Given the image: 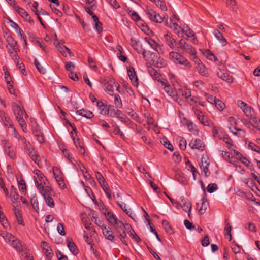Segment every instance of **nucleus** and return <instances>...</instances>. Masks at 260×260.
<instances>
[{
	"label": "nucleus",
	"instance_id": "obj_56",
	"mask_svg": "<svg viewBox=\"0 0 260 260\" xmlns=\"http://www.w3.org/2000/svg\"><path fill=\"white\" fill-rule=\"evenodd\" d=\"M0 222L2 223L4 228L7 229L9 226L7 219L4 216L3 213L0 211Z\"/></svg>",
	"mask_w": 260,
	"mask_h": 260
},
{
	"label": "nucleus",
	"instance_id": "obj_54",
	"mask_svg": "<svg viewBox=\"0 0 260 260\" xmlns=\"http://www.w3.org/2000/svg\"><path fill=\"white\" fill-rule=\"evenodd\" d=\"M184 120L185 122L188 130L190 132H193L196 129H194V125L193 122L190 120L187 119L186 118H184Z\"/></svg>",
	"mask_w": 260,
	"mask_h": 260
},
{
	"label": "nucleus",
	"instance_id": "obj_27",
	"mask_svg": "<svg viewBox=\"0 0 260 260\" xmlns=\"http://www.w3.org/2000/svg\"><path fill=\"white\" fill-rule=\"evenodd\" d=\"M33 134L34 136L36 137V139L37 141L40 143H43L44 142V137L40 131L39 128L38 127V126H36V127L33 130Z\"/></svg>",
	"mask_w": 260,
	"mask_h": 260
},
{
	"label": "nucleus",
	"instance_id": "obj_62",
	"mask_svg": "<svg viewBox=\"0 0 260 260\" xmlns=\"http://www.w3.org/2000/svg\"><path fill=\"white\" fill-rule=\"evenodd\" d=\"M35 174L37 176L38 179L41 183H44V185H46V183L45 182L44 178L45 176L39 170H36Z\"/></svg>",
	"mask_w": 260,
	"mask_h": 260
},
{
	"label": "nucleus",
	"instance_id": "obj_9",
	"mask_svg": "<svg viewBox=\"0 0 260 260\" xmlns=\"http://www.w3.org/2000/svg\"><path fill=\"white\" fill-rule=\"evenodd\" d=\"M180 47L190 54L193 55L195 54V50L193 49L192 46L186 43L183 39H181L179 41Z\"/></svg>",
	"mask_w": 260,
	"mask_h": 260
},
{
	"label": "nucleus",
	"instance_id": "obj_31",
	"mask_svg": "<svg viewBox=\"0 0 260 260\" xmlns=\"http://www.w3.org/2000/svg\"><path fill=\"white\" fill-rule=\"evenodd\" d=\"M228 122L229 124V128L230 129L233 128L234 130H237L240 132H242L244 133V132L241 129H238L236 127V125H237V121L236 119L233 117H230L228 118Z\"/></svg>",
	"mask_w": 260,
	"mask_h": 260
},
{
	"label": "nucleus",
	"instance_id": "obj_45",
	"mask_svg": "<svg viewBox=\"0 0 260 260\" xmlns=\"http://www.w3.org/2000/svg\"><path fill=\"white\" fill-rule=\"evenodd\" d=\"M18 121L20 126L21 127V129L23 132H26L27 129V124L23 118V117H20V118H16Z\"/></svg>",
	"mask_w": 260,
	"mask_h": 260
},
{
	"label": "nucleus",
	"instance_id": "obj_25",
	"mask_svg": "<svg viewBox=\"0 0 260 260\" xmlns=\"http://www.w3.org/2000/svg\"><path fill=\"white\" fill-rule=\"evenodd\" d=\"M5 151L6 153L11 159L16 158L15 149L9 144H6L5 147Z\"/></svg>",
	"mask_w": 260,
	"mask_h": 260
},
{
	"label": "nucleus",
	"instance_id": "obj_53",
	"mask_svg": "<svg viewBox=\"0 0 260 260\" xmlns=\"http://www.w3.org/2000/svg\"><path fill=\"white\" fill-rule=\"evenodd\" d=\"M183 31L188 37L192 38L193 39H194L196 38L195 35L193 31L188 27L184 28L183 29Z\"/></svg>",
	"mask_w": 260,
	"mask_h": 260
},
{
	"label": "nucleus",
	"instance_id": "obj_60",
	"mask_svg": "<svg viewBox=\"0 0 260 260\" xmlns=\"http://www.w3.org/2000/svg\"><path fill=\"white\" fill-rule=\"evenodd\" d=\"M55 180L58 183V185L61 189H63L66 188L67 186L64 182L63 176L57 178L55 179Z\"/></svg>",
	"mask_w": 260,
	"mask_h": 260
},
{
	"label": "nucleus",
	"instance_id": "obj_37",
	"mask_svg": "<svg viewBox=\"0 0 260 260\" xmlns=\"http://www.w3.org/2000/svg\"><path fill=\"white\" fill-rule=\"evenodd\" d=\"M116 49L118 51V52L117 53V56L118 58L122 61L125 62L127 60V58L125 56L122 55V47L120 45H118L116 47Z\"/></svg>",
	"mask_w": 260,
	"mask_h": 260
},
{
	"label": "nucleus",
	"instance_id": "obj_44",
	"mask_svg": "<svg viewBox=\"0 0 260 260\" xmlns=\"http://www.w3.org/2000/svg\"><path fill=\"white\" fill-rule=\"evenodd\" d=\"M226 3L228 6L232 10L235 11L237 9V2L235 0H226Z\"/></svg>",
	"mask_w": 260,
	"mask_h": 260
},
{
	"label": "nucleus",
	"instance_id": "obj_3",
	"mask_svg": "<svg viewBox=\"0 0 260 260\" xmlns=\"http://www.w3.org/2000/svg\"><path fill=\"white\" fill-rule=\"evenodd\" d=\"M193 60L195 64L197 65L196 68L199 74L202 76L207 77L209 76V73L205 65L196 56L193 57Z\"/></svg>",
	"mask_w": 260,
	"mask_h": 260
},
{
	"label": "nucleus",
	"instance_id": "obj_48",
	"mask_svg": "<svg viewBox=\"0 0 260 260\" xmlns=\"http://www.w3.org/2000/svg\"><path fill=\"white\" fill-rule=\"evenodd\" d=\"M181 95L184 96L186 99H188L191 96V91L189 89L186 88H182L179 89Z\"/></svg>",
	"mask_w": 260,
	"mask_h": 260
},
{
	"label": "nucleus",
	"instance_id": "obj_55",
	"mask_svg": "<svg viewBox=\"0 0 260 260\" xmlns=\"http://www.w3.org/2000/svg\"><path fill=\"white\" fill-rule=\"evenodd\" d=\"M20 50H15V51H8L11 58L14 61H16L18 59H19V57L17 54V52Z\"/></svg>",
	"mask_w": 260,
	"mask_h": 260
},
{
	"label": "nucleus",
	"instance_id": "obj_51",
	"mask_svg": "<svg viewBox=\"0 0 260 260\" xmlns=\"http://www.w3.org/2000/svg\"><path fill=\"white\" fill-rule=\"evenodd\" d=\"M148 71L150 75L155 79L158 80L160 75L158 73L157 71L152 67L148 68Z\"/></svg>",
	"mask_w": 260,
	"mask_h": 260
},
{
	"label": "nucleus",
	"instance_id": "obj_47",
	"mask_svg": "<svg viewBox=\"0 0 260 260\" xmlns=\"http://www.w3.org/2000/svg\"><path fill=\"white\" fill-rule=\"evenodd\" d=\"M131 45L133 47V48L136 50L138 53H140V52L138 50V46L140 45V42L138 40H137L134 38H132L131 39Z\"/></svg>",
	"mask_w": 260,
	"mask_h": 260
},
{
	"label": "nucleus",
	"instance_id": "obj_20",
	"mask_svg": "<svg viewBox=\"0 0 260 260\" xmlns=\"http://www.w3.org/2000/svg\"><path fill=\"white\" fill-rule=\"evenodd\" d=\"M52 191L46 192L42 196L44 197L46 204L50 208H53L55 206V203L53 198L51 197Z\"/></svg>",
	"mask_w": 260,
	"mask_h": 260
},
{
	"label": "nucleus",
	"instance_id": "obj_16",
	"mask_svg": "<svg viewBox=\"0 0 260 260\" xmlns=\"http://www.w3.org/2000/svg\"><path fill=\"white\" fill-rule=\"evenodd\" d=\"M127 74L133 85L138 86V79L134 68H129L127 70Z\"/></svg>",
	"mask_w": 260,
	"mask_h": 260
},
{
	"label": "nucleus",
	"instance_id": "obj_34",
	"mask_svg": "<svg viewBox=\"0 0 260 260\" xmlns=\"http://www.w3.org/2000/svg\"><path fill=\"white\" fill-rule=\"evenodd\" d=\"M207 200L205 197L202 198V203L201 208L199 209L200 214H203L206 211L208 207Z\"/></svg>",
	"mask_w": 260,
	"mask_h": 260
},
{
	"label": "nucleus",
	"instance_id": "obj_61",
	"mask_svg": "<svg viewBox=\"0 0 260 260\" xmlns=\"http://www.w3.org/2000/svg\"><path fill=\"white\" fill-rule=\"evenodd\" d=\"M90 7L89 6H86L84 7V9L85 11L89 14L90 16H91L92 19L93 20H98V16L95 15L93 12L91 10Z\"/></svg>",
	"mask_w": 260,
	"mask_h": 260
},
{
	"label": "nucleus",
	"instance_id": "obj_12",
	"mask_svg": "<svg viewBox=\"0 0 260 260\" xmlns=\"http://www.w3.org/2000/svg\"><path fill=\"white\" fill-rule=\"evenodd\" d=\"M212 33L215 38L219 41L222 47H224L227 45V40L224 38L223 34L219 31L218 29H214Z\"/></svg>",
	"mask_w": 260,
	"mask_h": 260
},
{
	"label": "nucleus",
	"instance_id": "obj_46",
	"mask_svg": "<svg viewBox=\"0 0 260 260\" xmlns=\"http://www.w3.org/2000/svg\"><path fill=\"white\" fill-rule=\"evenodd\" d=\"M118 205L121 208V209L128 216H131V215L133 214V212L130 210V209H128L126 207V205L124 203H120L117 202Z\"/></svg>",
	"mask_w": 260,
	"mask_h": 260
},
{
	"label": "nucleus",
	"instance_id": "obj_24",
	"mask_svg": "<svg viewBox=\"0 0 260 260\" xmlns=\"http://www.w3.org/2000/svg\"><path fill=\"white\" fill-rule=\"evenodd\" d=\"M102 232L105 238L110 241H114L115 236L113 234V232L110 229H107L104 227L102 230Z\"/></svg>",
	"mask_w": 260,
	"mask_h": 260
},
{
	"label": "nucleus",
	"instance_id": "obj_14",
	"mask_svg": "<svg viewBox=\"0 0 260 260\" xmlns=\"http://www.w3.org/2000/svg\"><path fill=\"white\" fill-rule=\"evenodd\" d=\"M144 40L154 50L157 52H159L161 50L160 46L153 39L150 37H145Z\"/></svg>",
	"mask_w": 260,
	"mask_h": 260
},
{
	"label": "nucleus",
	"instance_id": "obj_19",
	"mask_svg": "<svg viewBox=\"0 0 260 260\" xmlns=\"http://www.w3.org/2000/svg\"><path fill=\"white\" fill-rule=\"evenodd\" d=\"M217 75L219 78L228 83H231L233 81L232 77L230 76L228 72L224 71L219 69V71L217 72Z\"/></svg>",
	"mask_w": 260,
	"mask_h": 260
},
{
	"label": "nucleus",
	"instance_id": "obj_11",
	"mask_svg": "<svg viewBox=\"0 0 260 260\" xmlns=\"http://www.w3.org/2000/svg\"><path fill=\"white\" fill-rule=\"evenodd\" d=\"M189 146L191 149H196L201 151L204 150L205 145L204 143L199 139L192 140L189 144Z\"/></svg>",
	"mask_w": 260,
	"mask_h": 260
},
{
	"label": "nucleus",
	"instance_id": "obj_1",
	"mask_svg": "<svg viewBox=\"0 0 260 260\" xmlns=\"http://www.w3.org/2000/svg\"><path fill=\"white\" fill-rule=\"evenodd\" d=\"M146 13L148 17L151 21L157 23H161L165 19H166L165 23L168 25V17L167 16H166L164 15V17H162L159 14L157 13L151 9H147Z\"/></svg>",
	"mask_w": 260,
	"mask_h": 260
},
{
	"label": "nucleus",
	"instance_id": "obj_63",
	"mask_svg": "<svg viewBox=\"0 0 260 260\" xmlns=\"http://www.w3.org/2000/svg\"><path fill=\"white\" fill-rule=\"evenodd\" d=\"M75 66L74 64L71 61L66 62L65 63V69L66 70L72 72L74 70Z\"/></svg>",
	"mask_w": 260,
	"mask_h": 260
},
{
	"label": "nucleus",
	"instance_id": "obj_2",
	"mask_svg": "<svg viewBox=\"0 0 260 260\" xmlns=\"http://www.w3.org/2000/svg\"><path fill=\"white\" fill-rule=\"evenodd\" d=\"M109 113L106 116L119 118L122 122H125L126 117L119 109H115L113 105H109Z\"/></svg>",
	"mask_w": 260,
	"mask_h": 260
},
{
	"label": "nucleus",
	"instance_id": "obj_59",
	"mask_svg": "<svg viewBox=\"0 0 260 260\" xmlns=\"http://www.w3.org/2000/svg\"><path fill=\"white\" fill-rule=\"evenodd\" d=\"M95 23L94 28L96 30L97 32L99 34L102 31V24L99 21V18H98L97 20H93Z\"/></svg>",
	"mask_w": 260,
	"mask_h": 260
},
{
	"label": "nucleus",
	"instance_id": "obj_52",
	"mask_svg": "<svg viewBox=\"0 0 260 260\" xmlns=\"http://www.w3.org/2000/svg\"><path fill=\"white\" fill-rule=\"evenodd\" d=\"M35 65L38 71L43 74L46 73V70L43 68L37 59L34 60Z\"/></svg>",
	"mask_w": 260,
	"mask_h": 260
},
{
	"label": "nucleus",
	"instance_id": "obj_10",
	"mask_svg": "<svg viewBox=\"0 0 260 260\" xmlns=\"http://www.w3.org/2000/svg\"><path fill=\"white\" fill-rule=\"evenodd\" d=\"M103 214L110 224L113 225L118 223V218L112 212H109L107 209H105V212H103Z\"/></svg>",
	"mask_w": 260,
	"mask_h": 260
},
{
	"label": "nucleus",
	"instance_id": "obj_64",
	"mask_svg": "<svg viewBox=\"0 0 260 260\" xmlns=\"http://www.w3.org/2000/svg\"><path fill=\"white\" fill-rule=\"evenodd\" d=\"M218 189V186L216 184L211 183L207 186V190L210 193H212Z\"/></svg>",
	"mask_w": 260,
	"mask_h": 260
},
{
	"label": "nucleus",
	"instance_id": "obj_13",
	"mask_svg": "<svg viewBox=\"0 0 260 260\" xmlns=\"http://www.w3.org/2000/svg\"><path fill=\"white\" fill-rule=\"evenodd\" d=\"M34 179L36 186L42 195L44 194L46 192H51L52 191V188L50 186H46L45 187H44L42 185V183L41 182L40 183H39L36 177L34 176Z\"/></svg>",
	"mask_w": 260,
	"mask_h": 260
},
{
	"label": "nucleus",
	"instance_id": "obj_15",
	"mask_svg": "<svg viewBox=\"0 0 260 260\" xmlns=\"http://www.w3.org/2000/svg\"><path fill=\"white\" fill-rule=\"evenodd\" d=\"M41 247L43 249L47 258L50 259L53 255V253L51 249H50L48 244L45 241H42L41 242Z\"/></svg>",
	"mask_w": 260,
	"mask_h": 260
},
{
	"label": "nucleus",
	"instance_id": "obj_22",
	"mask_svg": "<svg viewBox=\"0 0 260 260\" xmlns=\"http://www.w3.org/2000/svg\"><path fill=\"white\" fill-rule=\"evenodd\" d=\"M67 246L70 251L74 254L77 255L78 250L76 244L73 241L72 239L68 237L67 239Z\"/></svg>",
	"mask_w": 260,
	"mask_h": 260
},
{
	"label": "nucleus",
	"instance_id": "obj_38",
	"mask_svg": "<svg viewBox=\"0 0 260 260\" xmlns=\"http://www.w3.org/2000/svg\"><path fill=\"white\" fill-rule=\"evenodd\" d=\"M231 230H232V227L231 225L229 223L226 222V221H225V226L224 230V236L225 237L229 236V240L231 241L232 239V235H231Z\"/></svg>",
	"mask_w": 260,
	"mask_h": 260
},
{
	"label": "nucleus",
	"instance_id": "obj_35",
	"mask_svg": "<svg viewBox=\"0 0 260 260\" xmlns=\"http://www.w3.org/2000/svg\"><path fill=\"white\" fill-rule=\"evenodd\" d=\"M13 211L14 212L16 217L17 218L18 223L19 224L24 225V223L19 210L17 209L16 207H13Z\"/></svg>",
	"mask_w": 260,
	"mask_h": 260
},
{
	"label": "nucleus",
	"instance_id": "obj_29",
	"mask_svg": "<svg viewBox=\"0 0 260 260\" xmlns=\"http://www.w3.org/2000/svg\"><path fill=\"white\" fill-rule=\"evenodd\" d=\"M76 113L79 115H81L88 119H90L94 116V114L91 111L89 110H85L84 109L78 110L76 112Z\"/></svg>",
	"mask_w": 260,
	"mask_h": 260
},
{
	"label": "nucleus",
	"instance_id": "obj_58",
	"mask_svg": "<svg viewBox=\"0 0 260 260\" xmlns=\"http://www.w3.org/2000/svg\"><path fill=\"white\" fill-rule=\"evenodd\" d=\"M156 6L159 7L161 10L166 11L167 10V6L165 2L161 0H157L155 2Z\"/></svg>",
	"mask_w": 260,
	"mask_h": 260
},
{
	"label": "nucleus",
	"instance_id": "obj_41",
	"mask_svg": "<svg viewBox=\"0 0 260 260\" xmlns=\"http://www.w3.org/2000/svg\"><path fill=\"white\" fill-rule=\"evenodd\" d=\"M203 54L209 60H214V61L217 60V57H215L213 53L208 49L205 50L203 52Z\"/></svg>",
	"mask_w": 260,
	"mask_h": 260
},
{
	"label": "nucleus",
	"instance_id": "obj_23",
	"mask_svg": "<svg viewBox=\"0 0 260 260\" xmlns=\"http://www.w3.org/2000/svg\"><path fill=\"white\" fill-rule=\"evenodd\" d=\"M164 39L166 44L172 49L175 48L176 42L175 40L172 37L170 34H166L164 35Z\"/></svg>",
	"mask_w": 260,
	"mask_h": 260
},
{
	"label": "nucleus",
	"instance_id": "obj_40",
	"mask_svg": "<svg viewBox=\"0 0 260 260\" xmlns=\"http://www.w3.org/2000/svg\"><path fill=\"white\" fill-rule=\"evenodd\" d=\"M165 91L166 93L170 96L174 101H178V94L177 93L173 91L172 88L170 86L167 89H165Z\"/></svg>",
	"mask_w": 260,
	"mask_h": 260
},
{
	"label": "nucleus",
	"instance_id": "obj_21",
	"mask_svg": "<svg viewBox=\"0 0 260 260\" xmlns=\"http://www.w3.org/2000/svg\"><path fill=\"white\" fill-rule=\"evenodd\" d=\"M113 226L115 227L117 231L120 233V232L125 231V229L128 230L131 228V226L127 223H124L118 220V223L114 224Z\"/></svg>",
	"mask_w": 260,
	"mask_h": 260
},
{
	"label": "nucleus",
	"instance_id": "obj_57",
	"mask_svg": "<svg viewBox=\"0 0 260 260\" xmlns=\"http://www.w3.org/2000/svg\"><path fill=\"white\" fill-rule=\"evenodd\" d=\"M53 173L55 179L63 176L61 170L57 167H53Z\"/></svg>",
	"mask_w": 260,
	"mask_h": 260
},
{
	"label": "nucleus",
	"instance_id": "obj_36",
	"mask_svg": "<svg viewBox=\"0 0 260 260\" xmlns=\"http://www.w3.org/2000/svg\"><path fill=\"white\" fill-rule=\"evenodd\" d=\"M244 113L245 115L249 118V119H251L253 117L255 116V112L253 108L249 106L247 109L244 110Z\"/></svg>",
	"mask_w": 260,
	"mask_h": 260
},
{
	"label": "nucleus",
	"instance_id": "obj_30",
	"mask_svg": "<svg viewBox=\"0 0 260 260\" xmlns=\"http://www.w3.org/2000/svg\"><path fill=\"white\" fill-rule=\"evenodd\" d=\"M176 63L185 66L188 69H190L192 67L191 63L188 61V60L181 55L180 57H179L177 60Z\"/></svg>",
	"mask_w": 260,
	"mask_h": 260
},
{
	"label": "nucleus",
	"instance_id": "obj_43",
	"mask_svg": "<svg viewBox=\"0 0 260 260\" xmlns=\"http://www.w3.org/2000/svg\"><path fill=\"white\" fill-rule=\"evenodd\" d=\"M22 143L26 151L32 150V146L30 144V142L28 141L25 138H23L22 140Z\"/></svg>",
	"mask_w": 260,
	"mask_h": 260
},
{
	"label": "nucleus",
	"instance_id": "obj_32",
	"mask_svg": "<svg viewBox=\"0 0 260 260\" xmlns=\"http://www.w3.org/2000/svg\"><path fill=\"white\" fill-rule=\"evenodd\" d=\"M114 96V103L115 105V107L117 109H121L122 108V100L119 96V95L115 94H113Z\"/></svg>",
	"mask_w": 260,
	"mask_h": 260
},
{
	"label": "nucleus",
	"instance_id": "obj_6",
	"mask_svg": "<svg viewBox=\"0 0 260 260\" xmlns=\"http://www.w3.org/2000/svg\"><path fill=\"white\" fill-rule=\"evenodd\" d=\"M115 82L114 79L111 78L108 81L105 82L104 84V90L111 96L113 95V91L114 90V86Z\"/></svg>",
	"mask_w": 260,
	"mask_h": 260
},
{
	"label": "nucleus",
	"instance_id": "obj_7",
	"mask_svg": "<svg viewBox=\"0 0 260 260\" xmlns=\"http://www.w3.org/2000/svg\"><path fill=\"white\" fill-rule=\"evenodd\" d=\"M194 113L200 122L205 126H209L210 121L208 118L204 115L203 113L197 109H193Z\"/></svg>",
	"mask_w": 260,
	"mask_h": 260
},
{
	"label": "nucleus",
	"instance_id": "obj_17",
	"mask_svg": "<svg viewBox=\"0 0 260 260\" xmlns=\"http://www.w3.org/2000/svg\"><path fill=\"white\" fill-rule=\"evenodd\" d=\"M96 106L100 111V113L104 116L108 115L109 113V105L104 104L103 102L97 101Z\"/></svg>",
	"mask_w": 260,
	"mask_h": 260
},
{
	"label": "nucleus",
	"instance_id": "obj_8",
	"mask_svg": "<svg viewBox=\"0 0 260 260\" xmlns=\"http://www.w3.org/2000/svg\"><path fill=\"white\" fill-rule=\"evenodd\" d=\"M0 118L5 126H9L16 131L11 118L4 112L0 111Z\"/></svg>",
	"mask_w": 260,
	"mask_h": 260
},
{
	"label": "nucleus",
	"instance_id": "obj_5",
	"mask_svg": "<svg viewBox=\"0 0 260 260\" xmlns=\"http://www.w3.org/2000/svg\"><path fill=\"white\" fill-rule=\"evenodd\" d=\"M12 108L13 109V113L16 116V118H20L25 116L26 118L28 117V116L25 112V110L21 108L16 103H13L12 105Z\"/></svg>",
	"mask_w": 260,
	"mask_h": 260
},
{
	"label": "nucleus",
	"instance_id": "obj_18",
	"mask_svg": "<svg viewBox=\"0 0 260 260\" xmlns=\"http://www.w3.org/2000/svg\"><path fill=\"white\" fill-rule=\"evenodd\" d=\"M28 155L31 158V159L39 167H42V165L41 164V162L39 160L40 156L37 154V152L35 150L34 148L32 147V150L31 151H26Z\"/></svg>",
	"mask_w": 260,
	"mask_h": 260
},
{
	"label": "nucleus",
	"instance_id": "obj_42",
	"mask_svg": "<svg viewBox=\"0 0 260 260\" xmlns=\"http://www.w3.org/2000/svg\"><path fill=\"white\" fill-rule=\"evenodd\" d=\"M31 204L33 208L37 212H38L39 210V203L37 198L36 196H33L30 200Z\"/></svg>",
	"mask_w": 260,
	"mask_h": 260
},
{
	"label": "nucleus",
	"instance_id": "obj_39",
	"mask_svg": "<svg viewBox=\"0 0 260 260\" xmlns=\"http://www.w3.org/2000/svg\"><path fill=\"white\" fill-rule=\"evenodd\" d=\"M103 190L104 191L106 196L109 199L112 198L111 191L109 188L107 186V184L105 182L103 181V184L101 185Z\"/></svg>",
	"mask_w": 260,
	"mask_h": 260
},
{
	"label": "nucleus",
	"instance_id": "obj_50",
	"mask_svg": "<svg viewBox=\"0 0 260 260\" xmlns=\"http://www.w3.org/2000/svg\"><path fill=\"white\" fill-rule=\"evenodd\" d=\"M214 104L217 108L220 111H222L225 107V104L219 99L215 100Z\"/></svg>",
	"mask_w": 260,
	"mask_h": 260
},
{
	"label": "nucleus",
	"instance_id": "obj_4",
	"mask_svg": "<svg viewBox=\"0 0 260 260\" xmlns=\"http://www.w3.org/2000/svg\"><path fill=\"white\" fill-rule=\"evenodd\" d=\"M6 42L7 43L6 47L7 51H15L20 50L17 42L11 36H7L6 38Z\"/></svg>",
	"mask_w": 260,
	"mask_h": 260
},
{
	"label": "nucleus",
	"instance_id": "obj_26",
	"mask_svg": "<svg viewBox=\"0 0 260 260\" xmlns=\"http://www.w3.org/2000/svg\"><path fill=\"white\" fill-rule=\"evenodd\" d=\"M177 207H181L185 212H190L191 209V204L188 201L182 200L181 203H177Z\"/></svg>",
	"mask_w": 260,
	"mask_h": 260
},
{
	"label": "nucleus",
	"instance_id": "obj_28",
	"mask_svg": "<svg viewBox=\"0 0 260 260\" xmlns=\"http://www.w3.org/2000/svg\"><path fill=\"white\" fill-rule=\"evenodd\" d=\"M13 248L17 251L21 252L22 251V246L20 240L15 237V239H13L11 243H9Z\"/></svg>",
	"mask_w": 260,
	"mask_h": 260
},
{
	"label": "nucleus",
	"instance_id": "obj_49",
	"mask_svg": "<svg viewBox=\"0 0 260 260\" xmlns=\"http://www.w3.org/2000/svg\"><path fill=\"white\" fill-rule=\"evenodd\" d=\"M142 53L143 55V57L145 60H148L150 58H151V56L153 55V53L151 52V51L146 50L145 49H141Z\"/></svg>",
	"mask_w": 260,
	"mask_h": 260
},
{
	"label": "nucleus",
	"instance_id": "obj_33",
	"mask_svg": "<svg viewBox=\"0 0 260 260\" xmlns=\"http://www.w3.org/2000/svg\"><path fill=\"white\" fill-rule=\"evenodd\" d=\"M204 159V157L203 156L201 160V164L200 165V168L202 171L204 173L205 177H208L210 175V172L209 171L208 167L209 165V163H206V165H204L203 160Z\"/></svg>",
	"mask_w": 260,
	"mask_h": 260
}]
</instances>
